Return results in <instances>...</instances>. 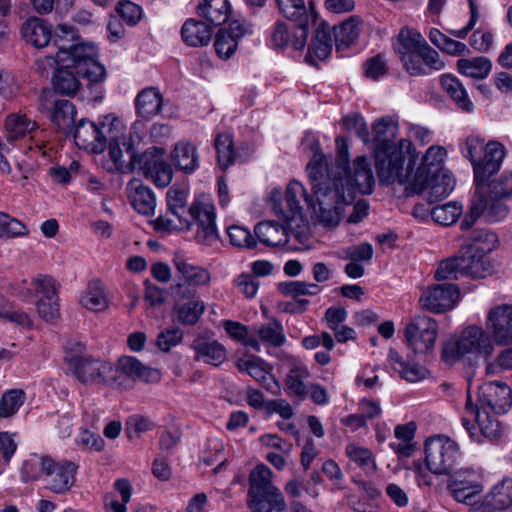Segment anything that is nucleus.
I'll list each match as a JSON object with an SVG mask.
<instances>
[{
    "mask_svg": "<svg viewBox=\"0 0 512 512\" xmlns=\"http://www.w3.org/2000/svg\"><path fill=\"white\" fill-rule=\"evenodd\" d=\"M75 29L67 24L58 25L53 42L58 49V57L66 68L75 72L97 57L96 47L92 44L78 43Z\"/></svg>",
    "mask_w": 512,
    "mask_h": 512,
    "instance_id": "423d86ee",
    "label": "nucleus"
},
{
    "mask_svg": "<svg viewBox=\"0 0 512 512\" xmlns=\"http://www.w3.org/2000/svg\"><path fill=\"white\" fill-rule=\"evenodd\" d=\"M512 506V478H505L496 484L486 496L483 512H500Z\"/></svg>",
    "mask_w": 512,
    "mask_h": 512,
    "instance_id": "7c9ffc66",
    "label": "nucleus"
},
{
    "mask_svg": "<svg viewBox=\"0 0 512 512\" xmlns=\"http://www.w3.org/2000/svg\"><path fill=\"white\" fill-rule=\"evenodd\" d=\"M127 191L132 206L139 214L149 216L154 213L156 199L149 187L134 179L128 183Z\"/></svg>",
    "mask_w": 512,
    "mask_h": 512,
    "instance_id": "c85d7f7f",
    "label": "nucleus"
},
{
    "mask_svg": "<svg viewBox=\"0 0 512 512\" xmlns=\"http://www.w3.org/2000/svg\"><path fill=\"white\" fill-rule=\"evenodd\" d=\"M446 155V150L441 146H431L423 156L421 165L417 168L413 176H415L416 189H423L422 178L424 175L438 174L440 172H447L442 169V162Z\"/></svg>",
    "mask_w": 512,
    "mask_h": 512,
    "instance_id": "c756f323",
    "label": "nucleus"
},
{
    "mask_svg": "<svg viewBox=\"0 0 512 512\" xmlns=\"http://www.w3.org/2000/svg\"><path fill=\"white\" fill-rule=\"evenodd\" d=\"M310 377V372L304 365L293 366L286 378L288 389L297 396H304L307 393V387L304 380Z\"/></svg>",
    "mask_w": 512,
    "mask_h": 512,
    "instance_id": "bf43d9fd",
    "label": "nucleus"
},
{
    "mask_svg": "<svg viewBox=\"0 0 512 512\" xmlns=\"http://www.w3.org/2000/svg\"><path fill=\"white\" fill-rule=\"evenodd\" d=\"M197 13L212 25L219 26L230 17L231 6L228 0H203L197 6Z\"/></svg>",
    "mask_w": 512,
    "mask_h": 512,
    "instance_id": "c9c22d12",
    "label": "nucleus"
},
{
    "mask_svg": "<svg viewBox=\"0 0 512 512\" xmlns=\"http://www.w3.org/2000/svg\"><path fill=\"white\" fill-rule=\"evenodd\" d=\"M462 275L471 278H485L492 272V264L488 255L476 248L464 246L459 251Z\"/></svg>",
    "mask_w": 512,
    "mask_h": 512,
    "instance_id": "393cba45",
    "label": "nucleus"
},
{
    "mask_svg": "<svg viewBox=\"0 0 512 512\" xmlns=\"http://www.w3.org/2000/svg\"><path fill=\"white\" fill-rule=\"evenodd\" d=\"M374 157L381 183L402 185L412 181L415 159L409 150L404 151L403 140L399 141V146L375 147Z\"/></svg>",
    "mask_w": 512,
    "mask_h": 512,
    "instance_id": "7ed1b4c3",
    "label": "nucleus"
},
{
    "mask_svg": "<svg viewBox=\"0 0 512 512\" xmlns=\"http://www.w3.org/2000/svg\"><path fill=\"white\" fill-rule=\"evenodd\" d=\"M123 152L125 151L129 155V163L126 164L124 161V172L133 171L138 169L144 175L149 173L152 169L159 167V164L164 161L163 156L165 150L161 147L151 146L147 148L143 153H135L134 145L132 143V135H127V145H121Z\"/></svg>",
    "mask_w": 512,
    "mask_h": 512,
    "instance_id": "5701e85b",
    "label": "nucleus"
},
{
    "mask_svg": "<svg viewBox=\"0 0 512 512\" xmlns=\"http://www.w3.org/2000/svg\"><path fill=\"white\" fill-rule=\"evenodd\" d=\"M5 127L10 138L17 139L34 131L37 128V124L27 118L26 115L11 114L6 118Z\"/></svg>",
    "mask_w": 512,
    "mask_h": 512,
    "instance_id": "6e6d98bb",
    "label": "nucleus"
},
{
    "mask_svg": "<svg viewBox=\"0 0 512 512\" xmlns=\"http://www.w3.org/2000/svg\"><path fill=\"white\" fill-rule=\"evenodd\" d=\"M336 157L329 162L319 150L307 164L312 195H309L301 182L291 181L286 189L284 208L281 214L287 221L302 215L303 203L311 209L318 222L325 227L334 228L340 223L344 208L353 203L352 187L340 174L346 161L347 150L343 137H337Z\"/></svg>",
    "mask_w": 512,
    "mask_h": 512,
    "instance_id": "f257e3e1",
    "label": "nucleus"
},
{
    "mask_svg": "<svg viewBox=\"0 0 512 512\" xmlns=\"http://www.w3.org/2000/svg\"><path fill=\"white\" fill-rule=\"evenodd\" d=\"M28 234L27 227L18 219L0 212V238H15Z\"/></svg>",
    "mask_w": 512,
    "mask_h": 512,
    "instance_id": "0e129e2a",
    "label": "nucleus"
},
{
    "mask_svg": "<svg viewBox=\"0 0 512 512\" xmlns=\"http://www.w3.org/2000/svg\"><path fill=\"white\" fill-rule=\"evenodd\" d=\"M111 387L131 389L137 380L158 382L160 372L157 369L144 366L132 356L121 357L116 365L111 364Z\"/></svg>",
    "mask_w": 512,
    "mask_h": 512,
    "instance_id": "9d476101",
    "label": "nucleus"
},
{
    "mask_svg": "<svg viewBox=\"0 0 512 512\" xmlns=\"http://www.w3.org/2000/svg\"><path fill=\"white\" fill-rule=\"evenodd\" d=\"M186 216L190 220V225L197 224V242L210 246L218 240L215 207L210 201L195 200L188 208Z\"/></svg>",
    "mask_w": 512,
    "mask_h": 512,
    "instance_id": "ddd939ff",
    "label": "nucleus"
},
{
    "mask_svg": "<svg viewBox=\"0 0 512 512\" xmlns=\"http://www.w3.org/2000/svg\"><path fill=\"white\" fill-rule=\"evenodd\" d=\"M437 337L438 324L436 320L424 314L412 317L404 329V338L408 349L418 355H431Z\"/></svg>",
    "mask_w": 512,
    "mask_h": 512,
    "instance_id": "0eeeda50",
    "label": "nucleus"
},
{
    "mask_svg": "<svg viewBox=\"0 0 512 512\" xmlns=\"http://www.w3.org/2000/svg\"><path fill=\"white\" fill-rule=\"evenodd\" d=\"M223 328L226 333L234 340L241 342L243 345L252 348L256 352H260L259 340L249 335L248 328L240 322L233 320H225Z\"/></svg>",
    "mask_w": 512,
    "mask_h": 512,
    "instance_id": "864d4df0",
    "label": "nucleus"
},
{
    "mask_svg": "<svg viewBox=\"0 0 512 512\" xmlns=\"http://www.w3.org/2000/svg\"><path fill=\"white\" fill-rule=\"evenodd\" d=\"M475 421L480 430V438L483 437L489 441H495L502 435L500 422L491 415L486 409H478Z\"/></svg>",
    "mask_w": 512,
    "mask_h": 512,
    "instance_id": "09e8293b",
    "label": "nucleus"
},
{
    "mask_svg": "<svg viewBox=\"0 0 512 512\" xmlns=\"http://www.w3.org/2000/svg\"><path fill=\"white\" fill-rule=\"evenodd\" d=\"M486 327L498 345L512 343V304L492 307L486 317Z\"/></svg>",
    "mask_w": 512,
    "mask_h": 512,
    "instance_id": "4be33fe9",
    "label": "nucleus"
},
{
    "mask_svg": "<svg viewBox=\"0 0 512 512\" xmlns=\"http://www.w3.org/2000/svg\"><path fill=\"white\" fill-rule=\"evenodd\" d=\"M478 394L481 409H490L501 414L512 406V390L504 382H486L479 387Z\"/></svg>",
    "mask_w": 512,
    "mask_h": 512,
    "instance_id": "412c9836",
    "label": "nucleus"
},
{
    "mask_svg": "<svg viewBox=\"0 0 512 512\" xmlns=\"http://www.w3.org/2000/svg\"><path fill=\"white\" fill-rule=\"evenodd\" d=\"M256 333L263 343L272 347H280L286 341L284 328L276 319H272L270 322L260 325Z\"/></svg>",
    "mask_w": 512,
    "mask_h": 512,
    "instance_id": "8fccbe9b",
    "label": "nucleus"
},
{
    "mask_svg": "<svg viewBox=\"0 0 512 512\" xmlns=\"http://www.w3.org/2000/svg\"><path fill=\"white\" fill-rule=\"evenodd\" d=\"M443 90L449 95L459 109L466 113L474 110V104L469 98L461 81L452 74H443L440 78Z\"/></svg>",
    "mask_w": 512,
    "mask_h": 512,
    "instance_id": "72a5a7b5",
    "label": "nucleus"
},
{
    "mask_svg": "<svg viewBox=\"0 0 512 512\" xmlns=\"http://www.w3.org/2000/svg\"><path fill=\"white\" fill-rule=\"evenodd\" d=\"M363 28L362 20L357 16H351L334 28L336 46L348 47L354 44L360 36Z\"/></svg>",
    "mask_w": 512,
    "mask_h": 512,
    "instance_id": "37998d69",
    "label": "nucleus"
},
{
    "mask_svg": "<svg viewBox=\"0 0 512 512\" xmlns=\"http://www.w3.org/2000/svg\"><path fill=\"white\" fill-rule=\"evenodd\" d=\"M257 239L266 246L285 245L288 234L285 227L274 221L258 223L254 228Z\"/></svg>",
    "mask_w": 512,
    "mask_h": 512,
    "instance_id": "e433bc0d",
    "label": "nucleus"
},
{
    "mask_svg": "<svg viewBox=\"0 0 512 512\" xmlns=\"http://www.w3.org/2000/svg\"><path fill=\"white\" fill-rule=\"evenodd\" d=\"M80 303L86 309L99 312L108 307L104 285L99 281L89 283L86 292L81 296Z\"/></svg>",
    "mask_w": 512,
    "mask_h": 512,
    "instance_id": "c03bdc74",
    "label": "nucleus"
},
{
    "mask_svg": "<svg viewBox=\"0 0 512 512\" xmlns=\"http://www.w3.org/2000/svg\"><path fill=\"white\" fill-rule=\"evenodd\" d=\"M173 164L181 171L190 174L199 167L197 147L188 141H179L171 154Z\"/></svg>",
    "mask_w": 512,
    "mask_h": 512,
    "instance_id": "473e14b6",
    "label": "nucleus"
},
{
    "mask_svg": "<svg viewBox=\"0 0 512 512\" xmlns=\"http://www.w3.org/2000/svg\"><path fill=\"white\" fill-rule=\"evenodd\" d=\"M471 243L467 244L468 247L476 248L479 252L488 255L496 247L497 235L486 229H475L470 234Z\"/></svg>",
    "mask_w": 512,
    "mask_h": 512,
    "instance_id": "052dcab7",
    "label": "nucleus"
},
{
    "mask_svg": "<svg viewBox=\"0 0 512 512\" xmlns=\"http://www.w3.org/2000/svg\"><path fill=\"white\" fill-rule=\"evenodd\" d=\"M461 214L462 206L457 202L437 205L431 210L432 219L443 226L452 225L457 221Z\"/></svg>",
    "mask_w": 512,
    "mask_h": 512,
    "instance_id": "4d7b16f0",
    "label": "nucleus"
},
{
    "mask_svg": "<svg viewBox=\"0 0 512 512\" xmlns=\"http://www.w3.org/2000/svg\"><path fill=\"white\" fill-rule=\"evenodd\" d=\"M52 98L51 92H42L39 96V110L48 112L50 120L57 129L69 134L75 121L76 109L69 100Z\"/></svg>",
    "mask_w": 512,
    "mask_h": 512,
    "instance_id": "f3484780",
    "label": "nucleus"
},
{
    "mask_svg": "<svg viewBox=\"0 0 512 512\" xmlns=\"http://www.w3.org/2000/svg\"><path fill=\"white\" fill-rule=\"evenodd\" d=\"M494 351L491 336L481 327L469 326L459 337L450 338L443 344L442 359L453 364L465 356L488 359Z\"/></svg>",
    "mask_w": 512,
    "mask_h": 512,
    "instance_id": "39448f33",
    "label": "nucleus"
},
{
    "mask_svg": "<svg viewBox=\"0 0 512 512\" xmlns=\"http://www.w3.org/2000/svg\"><path fill=\"white\" fill-rule=\"evenodd\" d=\"M426 40L424 37L407 27H403L393 44V48L398 57L418 51L424 47Z\"/></svg>",
    "mask_w": 512,
    "mask_h": 512,
    "instance_id": "ea45409f",
    "label": "nucleus"
},
{
    "mask_svg": "<svg viewBox=\"0 0 512 512\" xmlns=\"http://www.w3.org/2000/svg\"><path fill=\"white\" fill-rule=\"evenodd\" d=\"M349 460L360 467L366 474L375 473L377 465L372 451L366 447L350 443L345 448Z\"/></svg>",
    "mask_w": 512,
    "mask_h": 512,
    "instance_id": "de8ad7c7",
    "label": "nucleus"
},
{
    "mask_svg": "<svg viewBox=\"0 0 512 512\" xmlns=\"http://www.w3.org/2000/svg\"><path fill=\"white\" fill-rule=\"evenodd\" d=\"M279 290L286 296L296 298L304 295H317L321 289L315 283L304 281H286L279 284Z\"/></svg>",
    "mask_w": 512,
    "mask_h": 512,
    "instance_id": "e2e57ef3",
    "label": "nucleus"
},
{
    "mask_svg": "<svg viewBox=\"0 0 512 512\" xmlns=\"http://www.w3.org/2000/svg\"><path fill=\"white\" fill-rule=\"evenodd\" d=\"M41 469L46 476V487L53 493L67 492L75 482L77 467L71 461L55 462L48 456H42Z\"/></svg>",
    "mask_w": 512,
    "mask_h": 512,
    "instance_id": "2eb2a0df",
    "label": "nucleus"
},
{
    "mask_svg": "<svg viewBox=\"0 0 512 512\" xmlns=\"http://www.w3.org/2000/svg\"><path fill=\"white\" fill-rule=\"evenodd\" d=\"M163 106V96L156 87L141 90L135 98V108L138 116L151 119L158 115Z\"/></svg>",
    "mask_w": 512,
    "mask_h": 512,
    "instance_id": "2f4dec72",
    "label": "nucleus"
},
{
    "mask_svg": "<svg viewBox=\"0 0 512 512\" xmlns=\"http://www.w3.org/2000/svg\"><path fill=\"white\" fill-rule=\"evenodd\" d=\"M187 191L183 188L173 186L167 191L168 212L177 218L182 224L190 225V220L186 216L188 209Z\"/></svg>",
    "mask_w": 512,
    "mask_h": 512,
    "instance_id": "49530a36",
    "label": "nucleus"
},
{
    "mask_svg": "<svg viewBox=\"0 0 512 512\" xmlns=\"http://www.w3.org/2000/svg\"><path fill=\"white\" fill-rule=\"evenodd\" d=\"M236 367L240 372H246L266 390L273 391V385L278 389L279 384L270 373V367L260 357L251 356L246 359H239Z\"/></svg>",
    "mask_w": 512,
    "mask_h": 512,
    "instance_id": "a878e982",
    "label": "nucleus"
},
{
    "mask_svg": "<svg viewBox=\"0 0 512 512\" xmlns=\"http://www.w3.org/2000/svg\"><path fill=\"white\" fill-rule=\"evenodd\" d=\"M205 311V305L203 301L194 299L180 305L177 308V317L179 321L186 325H194L197 323L201 315Z\"/></svg>",
    "mask_w": 512,
    "mask_h": 512,
    "instance_id": "680f3d73",
    "label": "nucleus"
},
{
    "mask_svg": "<svg viewBox=\"0 0 512 512\" xmlns=\"http://www.w3.org/2000/svg\"><path fill=\"white\" fill-rule=\"evenodd\" d=\"M23 40L36 48L46 47L52 39V29L47 21L31 17L21 26Z\"/></svg>",
    "mask_w": 512,
    "mask_h": 512,
    "instance_id": "bb28decb",
    "label": "nucleus"
},
{
    "mask_svg": "<svg viewBox=\"0 0 512 512\" xmlns=\"http://www.w3.org/2000/svg\"><path fill=\"white\" fill-rule=\"evenodd\" d=\"M344 144L347 150L346 161L343 163V172L340 174L345 178L352 187L353 201L355 200L356 188L362 194H371L373 192L375 179L371 169V164L366 156H358L353 162V173L349 168V146L344 139Z\"/></svg>",
    "mask_w": 512,
    "mask_h": 512,
    "instance_id": "a211bd4d",
    "label": "nucleus"
},
{
    "mask_svg": "<svg viewBox=\"0 0 512 512\" xmlns=\"http://www.w3.org/2000/svg\"><path fill=\"white\" fill-rule=\"evenodd\" d=\"M70 370L82 383L103 384L111 387V363L90 356H76L70 359Z\"/></svg>",
    "mask_w": 512,
    "mask_h": 512,
    "instance_id": "4468645a",
    "label": "nucleus"
},
{
    "mask_svg": "<svg viewBox=\"0 0 512 512\" xmlns=\"http://www.w3.org/2000/svg\"><path fill=\"white\" fill-rule=\"evenodd\" d=\"M423 189L417 190L415 187V176L406 187L405 192L407 196L413 194H423L430 204L443 200L448 197L455 186V179L449 172H440L438 174L424 175L422 178Z\"/></svg>",
    "mask_w": 512,
    "mask_h": 512,
    "instance_id": "6ab92c4d",
    "label": "nucleus"
},
{
    "mask_svg": "<svg viewBox=\"0 0 512 512\" xmlns=\"http://www.w3.org/2000/svg\"><path fill=\"white\" fill-rule=\"evenodd\" d=\"M26 400L22 389H10L0 398V418H9L17 413Z\"/></svg>",
    "mask_w": 512,
    "mask_h": 512,
    "instance_id": "5fc2aeb1",
    "label": "nucleus"
},
{
    "mask_svg": "<svg viewBox=\"0 0 512 512\" xmlns=\"http://www.w3.org/2000/svg\"><path fill=\"white\" fill-rule=\"evenodd\" d=\"M173 263L183 281L176 285V293L179 297L193 298L195 296V290L185 288V285L196 287L207 285L210 282V273L203 267L190 263L184 256L175 255Z\"/></svg>",
    "mask_w": 512,
    "mask_h": 512,
    "instance_id": "aec40b11",
    "label": "nucleus"
},
{
    "mask_svg": "<svg viewBox=\"0 0 512 512\" xmlns=\"http://www.w3.org/2000/svg\"><path fill=\"white\" fill-rule=\"evenodd\" d=\"M331 51L332 38L329 26L326 23H320L315 30L311 45L308 47L305 62L317 66V61L325 60L331 54Z\"/></svg>",
    "mask_w": 512,
    "mask_h": 512,
    "instance_id": "cd10ccee",
    "label": "nucleus"
},
{
    "mask_svg": "<svg viewBox=\"0 0 512 512\" xmlns=\"http://www.w3.org/2000/svg\"><path fill=\"white\" fill-rule=\"evenodd\" d=\"M73 138L78 148L96 154L103 152L108 145L115 168L124 171L121 145H127V133L121 122L97 126L94 122L81 119L74 128Z\"/></svg>",
    "mask_w": 512,
    "mask_h": 512,
    "instance_id": "f03ea898",
    "label": "nucleus"
},
{
    "mask_svg": "<svg viewBox=\"0 0 512 512\" xmlns=\"http://www.w3.org/2000/svg\"><path fill=\"white\" fill-rule=\"evenodd\" d=\"M488 192L492 197L508 199L512 197V172L505 171L488 184Z\"/></svg>",
    "mask_w": 512,
    "mask_h": 512,
    "instance_id": "69168bd1",
    "label": "nucleus"
},
{
    "mask_svg": "<svg viewBox=\"0 0 512 512\" xmlns=\"http://www.w3.org/2000/svg\"><path fill=\"white\" fill-rule=\"evenodd\" d=\"M237 42L226 29H220L216 34L214 47L218 56L222 59H229L237 49Z\"/></svg>",
    "mask_w": 512,
    "mask_h": 512,
    "instance_id": "774afa93",
    "label": "nucleus"
},
{
    "mask_svg": "<svg viewBox=\"0 0 512 512\" xmlns=\"http://www.w3.org/2000/svg\"><path fill=\"white\" fill-rule=\"evenodd\" d=\"M459 73L475 79H485L491 72L492 62L485 56L462 58L457 61Z\"/></svg>",
    "mask_w": 512,
    "mask_h": 512,
    "instance_id": "a19ab883",
    "label": "nucleus"
},
{
    "mask_svg": "<svg viewBox=\"0 0 512 512\" xmlns=\"http://www.w3.org/2000/svg\"><path fill=\"white\" fill-rule=\"evenodd\" d=\"M506 156V149L499 141H489L484 148V157L475 164L474 183L481 186L496 172L499 171Z\"/></svg>",
    "mask_w": 512,
    "mask_h": 512,
    "instance_id": "b1692460",
    "label": "nucleus"
},
{
    "mask_svg": "<svg viewBox=\"0 0 512 512\" xmlns=\"http://www.w3.org/2000/svg\"><path fill=\"white\" fill-rule=\"evenodd\" d=\"M276 2L283 16L297 24L292 42L293 49H303L308 38V26L315 23L317 19L313 2H309V6L304 0H276Z\"/></svg>",
    "mask_w": 512,
    "mask_h": 512,
    "instance_id": "9b49d317",
    "label": "nucleus"
},
{
    "mask_svg": "<svg viewBox=\"0 0 512 512\" xmlns=\"http://www.w3.org/2000/svg\"><path fill=\"white\" fill-rule=\"evenodd\" d=\"M460 298L456 284H435L425 289L419 299L420 306L433 313H444L455 307Z\"/></svg>",
    "mask_w": 512,
    "mask_h": 512,
    "instance_id": "dca6fc26",
    "label": "nucleus"
},
{
    "mask_svg": "<svg viewBox=\"0 0 512 512\" xmlns=\"http://www.w3.org/2000/svg\"><path fill=\"white\" fill-rule=\"evenodd\" d=\"M36 294H41L45 300L59 299L60 283L50 275L39 274L31 280Z\"/></svg>",
    "mask_w": 512,
    "mask_h": 512,
    "instance_id": "13d9d810",
    "label": "nucleus"
},
{
    "mask_svg": "<svg viewBox=\"0 0 512 512\" xmlns=\"http://www.w3.org/2000/svg\"><path fill=\"white\" fill-rule=\"evenodd\" d=\"M388 360L393 369L398 371L401 377L409 382H417L427 377L428 370L418 364H409L393 348H390Z\"/></svg>",
    "mask_w": 512,
    "mask_h": 512,
    "instance_id": "58836bf2",
    "label": "nucleus"
},
{
    "mask_svg": "<svg viewBox=\"0 0 512 512\" xmlns=\"http://www.w3.org/2000/svg\"><path fill=\"white\" fill-rule=\"evenodd\" d=\"M429 39L432 44L449 55L460 56L468 52L466 44L449 38L436 28L430 30Z\"/></svg>",
    "mask_w": 512,
    "mask_h": 512,
    "instance_id": "603ef678",
    "label": "nucleus"
},
{
    "mask_svg": "<svg viewBox=\"0 0 512 512\" xmlns=\"http://www.w3.org/2000/svg\"><path fill=\"white\" fill-rule=\"evenodd\" d=\"M375 147H390L399 146V143H394L398 133V123L391 117L386 116L378 119L373 124Z\"/></svg>",
    "mask_w": 512,
    "mask_h": 512,
    "instance_id": "79ce46f5",
    "label": "nucleus"
},
{
    "mask_svg": "<svg viewBox=\"0 0 512 512\" xmlns=\"http://www.w3.org/2000/svg\"><path fill=\"white\" fill-rule=\"evenodd\" d=\"M217 152V162L222 170L234 164L237 154L234 148L233 136L229 133H219L214 140Z\"/></svg>",
    "mask_w": 512,
    "mask_h": 512,
    "instance_id": "a18cd8bd",
    "label": "nucleus"
},
{
    "mask_svg": "<svg viewBox=\"0 0 512 512\" xmlns=\"http://www.w3.org/2000/svg\"><path fill=\"white\" fill-rule=\"evenodd\" d=\"M273 472L264 464L249 474L248 506L252 512H282L286 502L281 491L273 485Z\"/></svg>",
    "mask_w": 512,
    "mask_h": 512,
    "instance_id": "20e7f679",
    "label": "nucleus"
},
{
    "mask_svg": "<svg viewBox=\"0 0 512 512\" xmlns=\"http://www.w3.org/2000/svg\"><path fill=\"white\" fill-rule=\"evenodd\" d=\"M72 68H60L57 70L53 77V88L56 92L73 96L79 89L80 82L74 74Z\"/></svg>",
    "mask_w": 512,
    "mask_h": 512,
    "instance_id": "3c124183",
    "label": "nucleus"
},
{
    "mask_svg": "<svg viewBox=\"0 0 512 512\" xmlns=\"http://www.w3.org/2000/svg\"><path fill=\"white\" fill-rule=\"evenodd\" d=\"M460 455L458 444L447 437L435 436L425 442L426 466L436 475H450Z\"/></svg>",
    "mask_w": 512,
    "mask_h": 512,
    "instance_id": "1a4fd4ad",
    "label": "nucleus"
},
{
    "mask_svg": "<svg viewBox=\"0 0 512 512\" xmlns=\"http://www.w3.org/2000/svg\"><path fill=\"white\" fill-rule=\"evenodd\" d=\"M212 28L206 23L188 19L181 28L182 40L191 47H199L207 45L212 38Z\"/></svg>",
    "mask_w": 512,
    "mask_h": 512,
    "instance_id": "f704fd0d",
    "label": "nucleus"
},
{
    "mask_svg": "<svg viewBox=\"0 0 512 512\" xmlns=\"http://www.w3.org/2000/svg\"><path fill=\"white\" fill-rule=\"evenodd\" d=\"M484 185H476L475 193L471 199L469 212L461 221L462 229H469L479 217L487 222L495 223L503 220L508 214V207L504 204L505 198L492 197L484 191Z\"/></svg>",
    "mask_w": 512,
    "mask_h": 512,
    "instance_id": "6e6552de",
    "label": "nucleus"
},
{
    "mask_svg": "<svg viewBox=\"0 0 512 512\" xmlns=\"http://www.w3.org/2000/svg\"><path fill=\"white\" fill-rule=\"evenodd\" d=\"M483 480L480 469L461 468L449 475L447 489L457 502L473 505L483 491Z\"/></svg>",
    "mask_w": 512,
    "mask_h": 512,
    "instance_id": "f8f14e48",
    "label": "nucleus"
},
{
    "mask_svg": "<svg viewBox=\"0 0 512 512\" xmlns=\"http://www.w3.org/2000/svg\"><path fill=\"white\" fill-rule=\"evenodd\" d=\"M196 356L195 359L213 365H221L227 358V352L225 347L219 342L198 340L193 345Z\"/></svg>",
    "mask_w": 512,
    "mask_h": 512,
    "instance_id": "4c0bfd02",
    "label": "nucleus"
},
{
    "mask_svg": "<svg viewBox=\"0 0 512 512\" xmlns=\"http://www.w3.org/2000/svg\"><path fill=\"white\" fill-rule=\"evenodd\" d=\"M462 275L459 255L440 262L435 278L437 280H456Z\"/></svg>",
    "mask_w": 512,
    "mask_h": 512,
    "instance_id": "338daca9",
    "label": "nucleus"
}]
</instances>
